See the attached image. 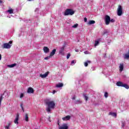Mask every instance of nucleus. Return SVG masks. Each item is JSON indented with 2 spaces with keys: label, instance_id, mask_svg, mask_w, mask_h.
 Masks as SVG:
<instances>
[{
  "label": "nucleus",
  "instance_id": "obj_12",
  "mask_svg": "<svg viewBox=\"0 0 129 129\" xmlns=\"http://www.w3.org/2000/svg\"><path fill=\"white\" fill-rule=\"evenodd\" d=\"M123 58H124V59H126V60H128V58H129V49H128V52H127L126 53H125L124 55Z\"/></svg>",
  "mask_w": 129,
  "mask_h": 129
},
{
  "label": "nucleus",
  "instance_id": "obj_13",
  "mask_svg": "<svg viewBox=\"0 0 129 129\" xmlns=\"http://www.w3.org/2000/svg\"><path fill=\"white\" fill-rule=\"evenodd\" d=\"M6 14H14V10L11 8L10 9L6 11Z\"/></svg>",
  "mask_w": 129,
  "mask_h": 129
},
{
  "label": "nucleus",
  "instance_id": "obj_20",
  "mask_svg": "<svg viewBox=\"0 0 129 129\" xmlns=\"http://www.w3.org/2000/svg\"><path fill=\"white\" fill-rule=\"evenodd\" d=\"M100 39H99L96 41H95V47H96V46H98V45L99 44V41H100Z\"/></svg>",
  "mask_w": 129,
  "mask_h": 129
},
{
  "label": "nucleus",
  "instance_id": "obj_25",
  "mask_svg": "<svg viewBox=\"0 0 129 129\" xmlns=\"http://www.w3.org/2000/svg\"><path fill=\"white\" fill-rule=\"evenodd\" d=\"M17 65V63H13L12 64H9L8 65V67L9 68H13V67H15Z\"/></svg>",
  "mask_w": 129,
  "mask_h": 129
},
{
  "label": "nucleus",
  "instance_id": "obj_9",
  "mask_svg": "<svg viewBox=\"0 0 129 129\" xmlns=\"http://www.w3.org/2000/svg\"><path fill=\"white\" fill-rule=\"evenodd\" d=\"M4 95H5V97H7V95H8V93H6V92H5L1 96V98H0V106L1 105H2V100H3V99H4Z\"/></svg>",
  "mask_w": 129,
  "mask_h": 129
},
{
  "label": "nucleus",
  "instance_id": "obj_7",
  "mask_svg": "<svg viewBox=\"0 0 129 129\" xmlns=\"http://www.w3.org/2000/svg\"><path fill=\"white\" fill-rule=\"evenodd\" d=\"M58 129H68V125L66 123L63 124L58 127Z\"/></svg>",
  "mask_w": 129,
  "mask_h": 129
},
{
  "label": "nucleus",
  "instance_id": "obj_41",
  "mask_svg": "<svg viewBox=\"0 0 129 129\" xmlns=\"http://www.w3.org/2000/svg\"><path fill=\"white\" fill-rule=\"evenodd\" d=\"M110 22H111V23H114V19H110Z\"/></svg>",
  "mask_w": 129,
  "mask_h": 129
},
{
  "label": "nucleus",
  "instance_id": "obj_18",
  "mask_svg": "<svg viewBox=\"0 0 129 129\" xmlns=\"http://www.w3.org/2000/svg\"><path fill=\"white\" fill-rule=\"evenodd\" d=\"M56 87H57V88H60V87H63V83H59L56 84Z\"/></svg>",
  "mask_w": 129,
  "mask_h": 129
},
{
  "label": "nucleus",
  "instance_id": "obj_33",
  "mask_svg": "<svg viewBox=\"0 0 129 129\" xmlns=\"http://www.w3.org/2000/svg\"><path fill=\"white\" fill-rule=\"evenodd\" d=\"M104 97H105V98H107L108 97V93L105 92Z\"/></svg>",
  "mask_w": 129,
  "mask_h": 129
},
{
  "label": "nucleus",
  "instance_id": "obj_28",
  "mask_svg": "<svg viewBox=\"0 0 129 129\" xmlns=\"http://www.w3.org/2000/svg\"><path fill=\"white\" fill-rule=\"evenodd\" d=\"M122 87H124L125 88H126V89H128L129 88L128 85H127L126 84H124Z\"/></svg>",
  "mask_w": 129,
  "mask_h": 129
},
{
  "label": "nucleus",
  "instance_id": "obj_16",
  "mask_svg": "<svg viewBox=\"0 0 129 129\" xmlns=\"http://www.w3.org/2000/svg\"><path fill=\"white\" fill-rule=\"evenodd\" d=\"M54 54H56V49H54L52 50V51L50 52V55L51 57H53V56H54Z\"/></svg>",
  "mask_w": 129,
  "mask_h": 129
},
{
  "label": "nucleus",
  "instance_id": "obj_46",
  "mask_svg": "<svg viewBox=\"0 0 129 129\" xmlns=\"http://www.w3.org/2000/svg\"><path fill=\"white\" fill-rule=\"evenodd\" d=\"M0 60H2V54H0Z\"/></svg>",
  "mask_w": 129,
  "mask_h": 129
},
{
  "label": "nucleus",
  "instance_id": "obj_1",
  "mask_svg": "<svg viewBox=\"0 0 129 129\" xmlns=\"http://www.w3.org/2000/svg\"><path fill=\"white\" fill-rule=\"evenodd\" d=\"M45 103L47 106L45 110L49 113V112H51V109H54V108H55V102L54 101H50V100L47 99L45 101Z\"/></svg>",
  "mask_w": 129,
  "mask_h": 129
},
{
  "label": "nucleus",
  "instance_id": "obj_39",
  "mask_svg": "<svg viewBox=\"0 0 129 129\" xmlns=\"http://www.w3.org/2000/svg\"><path fill=\"white\" fill-rule=\"evenodd\" d=\"M24 97V94L23 93H21L20 95V98H23Z\"/></svg>",
  "mask_w": 129,
  "mask_h": 129
},
{
  "label": "nucleus",
  "instance_id": "obj_48",
  "mask_svg": "<svg viewBox=\"0 0 129 129\" xmlns=\"http://www.w3.org/2000/svg\"><path fill=\"white\" fill-rule=\"evenodd\" d=\"M48 120L49 121H51L50 120V117H49V118H48Z\"/></svg>",
  "mask_w": 129,
  "mask_h": 129
},
{
  "label": "nucleus",
  "instance_id": "obj_15",
  "mask_svg": "<svg viewBox=\"0 0 129 129\" xmlns=\"http://www.w3.org/2000/svg\"><path fill=\"white\" fill-rule=\"evenodd\" d=\"M14 123L16 124H18V123H19V114L17 115L16 117L14 120Z\"/></svg>",
  "mask_w": 129,
  "mask_h": 129
},
{
  "label": "nucleus",
  "instance_id": "obj_8",
  "mask_svg": "<svg viewBox=\"0 0 129 129\" xmlns=\"http://www.w3.org/2000/svg\"><path fill=\"white\" fill-rule=\"evenodd\" d=\"M48 75H49V72H46L44 74H40L39 76H40V77H41L42 78H46V77H47V76H48Z\"/></svg>",
  "mask_w": 129,
  "mask_h": 129
},
{
  "label": "nucleus",
  "instance_id": "obj_43",
  "mask_svg": "<svg viewBox=\"0 0 129 129\" xmlns=\"http://www.w3.org/2000/svg\"><path fill=\"white\" fill-rule=\"evenodd\" d=\"M56 92H57V91H55V90H53V92H52V94H55V93H56Z\"/></svg>",
  "mask_w": 129,
  "mask_h": 129
},
{
  "label": "nucleus",
  "instance_id": "obj_34",
  "mask_svg": "<svg viewBox=\"0 0 129 129\" xmlns=\"http://www.w3.org/2000/svg\"><path fill=\"white\" fill-rule=\"evenodd\" d=\"M52 56L49 55V56H46L44 58V59L45 60H49V59H50V58H51Z\"/></svg>",
  "mask_w": 129,
  "mask_h": 129
},
{
  "label": "nucleus",
  "instance_id": "obj_44",
  "mask_svg": "<svg viewBox=\"0 0 129 129\" xmlns=\"http://www.w3.org/2000/svg\"><path fill=\"white\" fill-rule=\"evenodd\" d=\"M39 11V8H36L35 12H38Z\"/></svg>",
  "mask_w": 129,
  "mask_h": 129
},
{
  "label": "nucleus",
  "instance_id": "obj_35",
  "mask_svg": "<svg viewBox=\"0 0 129 129\" xmlns=\"http://www.w3.org/2000/svg\"><path fill=\"white\" fill-rule=\"evenodd\" d=\"M76 63V60H73L71 61V65H73V64H75Z\"/></svg>",
  "mask_w": 129,
  "mask_h": 129
},
{
  "label": "nucleus",
  "instance_id": "obj_38",
  "mask_svg": "<svg viewBox=\"0 0 129 129\" xmlns=\"http://www.w3.org/2000/svg\"><path fill=\"white\" fill-rule=\"evenodd\" d=\"M70 53H68L67 55V59H69V58H70Z\"/></svg>",
  "mask_w": 129,
  "mask_h": 129
},
{
  "label": "nucleus",
  "instance_id": "obj_51",
  "mask_svg": "<svg viewBox=\"0 0 129 129\" xmlns=\"http://www.w3.org/2000/svg\"><path fill=\"white\" fill-rule=\"evenodd\" d=\"M58 125H60V124L59 123H58Z\"/></svg>",
  "mask_w": 129,
  "mask_h": 129
},
{
  "label": "nucleus",
  "instance_id": "obj_26",
  "mask_svg": "<svg viewBox=\"0 0 129 129\" xmlns=\"http://www.w3.org/2000/svg\"><path fill=\"white\" fill-rule=\"evenodd\" d=\"M93 24H95V21H94V20H90L88 23V25H93Z\"/></svg>",
  "mask_w": 129,
  "mask_h": 129
},
{
  "label": "nucleus",
  "instance_id": "obj_14",
  "mask_svg": "<svg viewBox=\"0 0 129 129\" xmlns=\"http://www.w3.org/2000/svg\"><path fill=\"white\" fill-rule=\"evenodd\" d=\"M27 93H34V89L30 87L27 90Z\"/></svg>",
  "mask_w": 129,
  "mask_h": 129
},
{
  "label": "nucleus",
  "instance_id": "obj_32",
  "mask_svg": "<svg viewBox=\"0 0 129 129\" xmlns=\"http://www.w3.org/2000/svg\"><path fill=\"white\" fill-rule=\"evenodd\" d=\"M77 27H78V24H76L72 26V28H74V29H76Z\"/></svg>",
  "mask_w": 129,
  "mask_h": 129
},
{
  "label": "nucleus",
  "instance_id": "obj_50",
  "mask_svg": "<svg viewBox=\"0 0 129 129\" xmlns=\"http://www.w3.org/2000/svg\"><path fill=\"white\" fill-rule=\"evenodd\" d=\"M28 1H32V0H28Z\"/></svg>",
  "mask_w": 129,
  "mask_h": 129
},
{
  "label": "nucleus",
  "instance_id": "obj_45",
  "mask_svg": "<svg viewBox=\"0 0 129 129\" xmlns=\"http://www.w3.org/2000/svg\"><path fill=\"white\" fill-rule=\"evenodd\" d=\"M76 52H79V50L78 49H75Z\"/></svg>",
  "mask_w": 129,
  "mask_h": 129
},
{
  "label": "nucleus",
  "instance_id": "obj_17",
  "mask_svg": "<svg viewBox=\"0 0 129 129\" xmlns=\"http://www.w3.org/2000/svg\"><path fill=\"white\" fill-rule=\"evenodd\" d=\"M116 85H117V86L122 87V86H123V83L121 82H118L116 83Z\"/></svg>",
  "mask_w": 129,
  "mask_h": 129
},
{
  "label": "nucleus",
  "instance_id": "obj_30",
  "mask_svg": "<svg viewBox=\"0 0 129 129\" xmlns=\"http://www.w3.org/2000/svg\"><path fill=\"white\" fill-rule=\"evenodd\" d=\"M11 122H9L8 124L6 126L5 128L7 129H10V126L11 125Z\"/></svg>",
  "mask_w": 129,
  "mask_h": 129
},
{
  "label": "nucleus",
  "instance_id": "obj_21",
  "mask_svg": "<svg viewBox=\"0 0 129 129\" xmlns=\"http://www.w3.org/2000/svg\"><path fill=\"white\" fill-rule=\"evenodd\" d=\"M119 67L120 72H122V70H123V64L120 63Z\"/></svg>",
  "mask_w": 129,
  "mask_h": 129
},
{
  "label": "nucleus",
  "instance_id": "obj_24",
  "mask_svg": "<svg viewBox=\"0 0 129 129\" xmlns=\"http://www.w3.org/2000/svg\"><path fill=\"white\" fill-rule=\"evenodd\" d=\"M108 33H109V31L108 30H104L103 33V36H104V35H108Z\"/></svg>",
  "mask_w": 129,
  "mask_h": 129
},
{
  "label": "nucleus",
  "instance_id": "obj_5",
  "mask_svg": "<svg viewBox=\"0 0 129 129\" xmlns=\"http://www.w3.org/2000/svg\"><path fill=\"white\" fill-rule=\"evenodd\" d=\"M117 15L119 16H121V15H122V8L120 5H119L118 7L117 11Z\"/></svg>",
  "mask_w": 129,
  "mask_h": 129
},
{
  "label": "nucleus",
  "instance_id": "obj_2",
  "mask_svg": "<svg viewBox=\"0 0 129 129\" xmlns=\"http://www.w3.org/2000/svg\"><path fill=\"white\" fill-rule=\"evenodd\" d=\"M64 16H72L74 15V11L72 9H68L64 13Z\"/></svg>",
  "mask_w": 129,
  "mask_h": 129
},
{
  "label": "nucleus",
  "instance_id": "obj_19",
  "mask_svg": "<svg viewBox=\"0 0 129 129\" xmlns=\"http://www.w3.org/2000/svg\"><path fill=\"white\" fill-rule=\"evenodd\" d=\"M71 117L70 115H68L64 117H63L62 118V119L63 120H69V119H70Z\"/></svg>",
  "mask_w": 129,
  "mask_h": 129
},
{
  "label": "nucleus",
  "instance_id": "obj_47",
  "mask_svg": "<svg viewBox=\"0 0 129 129\" xmlns=\"http://www.w3.org/2000/svg\"><path fill=\"white\" fill-rule=\"evenodd\" d=\"M2 3H3V1L2 0H0V5L1 4H2Z\"/></svg>",
  "mask_w": 129,
  "mask_h": 129
},
{
  "label": "nucleus",
  "instance_id": "obj_4",
  "mask_svg": "<svg viewBox=\"0 0 129 129\" xmlns=\"http://www.w3.org/2000/svg\"><path fill=\"white\" fill-rule=\"evenodd\" d=\"M65 51V46L63 45L61 47L59 48V50L58 51V53L59 55H61V56H64L65 55V52H64Z\"/></svg>",
  "mask_w": 129,
  "mask_h": 129
},
{
  "label": "nucleus",
  "instance_id": "obj_11",
  "mask_svg": "<svg viewBox=\"0 0 129 129\" xmlns=\"http://www.w3.org/2000/svg\"><path fill=\"white\" fill-rule=\"evenodd\" d=\"M74 103L75 104H81L82 103V100L79 99L74 101Z\"/></svg>",
  "mask_w": 129,
  "mask_h": 129
},
{
  "label": "nucleus",
  "instance_id": "obj_31",
  "mask_svg": "<svg viewBox=\"0 0 129 129\" xmlns=\"http://www.w3.org/2000/svg\"><path fill=\"white\" fill-rule=\"evenodd\" d=\"M72 99L73 100V102H74L75 100H76V95H74L73 96H72Z\"/></svg>",
  "mask_w": 129,
  "mask_h": 129
},
{
  "label": "nucleus",
  "instance_id": "obj_36",
  "mask_svg": "<svg viewBox=\"0 0 129 129\" xmlns=\"http://www.w3.org/2000/svg\"><path fill=\"white\" fill-rule=\"evenodd\" d=\"M20 107L22 109V110H23V112L24 111H25V110H24V107H23V103H21L20 104Z\"/></svg>",
  "mask_w": 129,
  "mask_h": 129
},
{
  "label": "nucleus",
  "instance_id": "obj_6",
  "mask_svg": "<svg viewBox=\"0 0 129 129\" xmlns=\"http://www.w3.org/2000/svg\"><path fill=\"white\" fill-rule=\"evenodd\" d=\"M105 22L106 25H109V23H110V17H109V16H105Z\"/></svg>",
  "mask_w": 129,
  "mask_h": 129
},
{
  "label": "nucleus",
  "instance_id": "obj_42",
  "mask_svg": "<svg viewBox=\"0 0 129 129\" xmlns=\"http://www.w3.org/2000/svg\"><path fill=\"white\" fill-rule=\"evenodd\" d=\"M84 21L85 23H86V22H87V18H86V17L84 18Z\"/></svg>",
  "mask_w": 129,
  "mask_h": 129
},
{
  "label": "nucleus",
  "instance_id": "obj_22",
  "mask_svg": "<svg viewBox=\"0 0 129 129\" xmlns=\"http://www.w3.org/2000/svg\"><path fill=\"white\" fill-rule=\"evenodd\" d=\"M90 63H91V61H90V60H87L84 63V66L85 67H87L88 66V64H90Z\"/></svg>",
  "mask_w": 129,
  "mask_h": 129
},
{
  "label": "nucleus",
  "instance_id": "obj_27",
  "mask_svg": "<svg viewBox=\"0 0 129 129\" xmlns=\"http://www.w3.org/2000/svg\"><path fill=\"white\" fill-rule=\"evenodd\" d=\"M109 114H110V115H112V116H114L115 117H116V113H114V112H109Z\"/></svg>",
  "mask_w": 129,
  "mask_h": 129
},
{
  "label": "nucleus",
  "instance_id": "obj_52",
  "mask_svg": "<svg viewBox=\"0 0 129 129\" xmlns=\"http://www.w3.org/2000/svg\"><path fill=\"white\" fill-rule=\"evenodd\" d=\"M94 70V69H93V71Z\"/></svg>",
  "mask_w": 129,
  "mask_h": 129
},
{
  "label": "nucleus",
  "instance_id": "obj_37",
  "mask_svg": "<svg viewBox=\"0 0 129 129\" xmlns=\"http://www.w3.org/2000/svg\"><path fill=\"white\" fill-rule=\"evenodd\" d=\"M121 123H122V125H121L122 127H124V124H125V122H124V121H123L121 122Z\"/></svg>",
  "mask_w": 129,
  "mask_h": 129
},
{
  "label": "nucleus",
  "instance_id": "obj_3",
  "mask_svg": "<svg viewBox=\"0 0 129 129\" xmlns=\"http://www.w3.org/2000/svg\"><path fill=\"white\" fill-rule=\"evenodd\" d=\"M12 44H13V41H10L9 43H5L3 44V48L4 49H10L12 47Z\"/></svg>",
  "mask_w": 129,
  "mask_h": 129
},
{
  "label": "nucleus",
  "instance_id": "obj_49",
  "mask_svg": "<svg viewBox=\"0 0 129 129\" xmlns=\"http://www.w3.org/2000/svg\"><path fill=\"white\" fill-rule=\"evenodd\" d=\"M7 18H9V19H10V18H11V16H7Z\"/></svg>",
  "mask_w": 129,
  "mask_h": 129
},
{
  "label": "nucleus",
  "instance_id": "obj_10",
  "mask_svg": "<svg viewBox=\"0 0 129 129\" xmlns=\"http://www.w3.org/2000/svg\"><path fill=\"white\" fill-rule=\"evenodd\" d=\"M43 51L44 53H49L50 52V49H49V48H48L47 46H44L43 47Z\"/></svg>",
  "mask_w": 129,
  "mask_h": 129
},
{
  "label": "nucleus",
  "instance_id": "obj_29",
  "mask_svg": "<svg viewBox=\"0 0 129 129\" xmlns=\"http://www.w3.org/2000/svg\"><path fill=\"white\" fill-rule=\"evenodd\" d=\"M84 97L85 99V100H86V101H87V100H88V96H87V95L85 94H84Z\"/></svg>",
  "mask_w": 129,
  "mask_h": 129
},
{
  "label": "nucleus",
  "instance_id": "obj_40",
  "mask_svg": "<svg viewBox=\"0 0 129 129\" xmlns=\"http://www.w3.org/2000/svg\"><path fill=\"white\" fill-rule=\"evenodd\" d=\"M84 53L86 55H87V54H89V52L88 51H84Z\"/></svg>",
  "mask_w": 129,
  "mask_h": 129
},
{
  "label": "nucleus",
  "instance_id": "obj_23",
  "mask_svg": "<svg viewBox=\"0 0 129 129\" xmlns=\"http://www.w3.org/2000/svg\"><path fill=\"white\" fill-rule=\"evenodd\" d=\"M24 119L25 121H29V116H28V114L26 113L24 116Z\"/></svg>",
  "mask_w": 129,
  "mask_h": 129
}]
</instances>
